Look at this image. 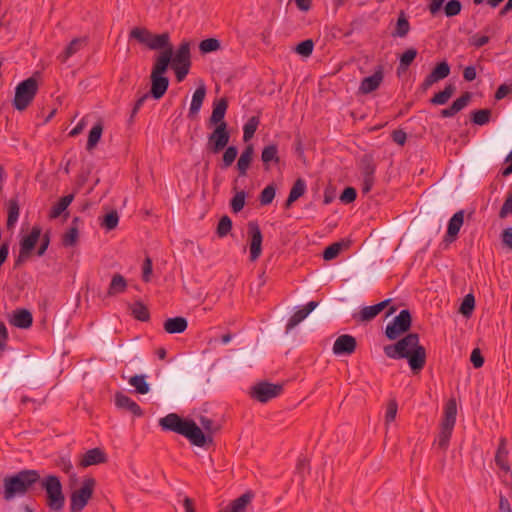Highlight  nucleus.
Instances as JSON below:
<instances>
[{
  "instance_id": "nucleus-34",
  "label": "nucleus",
  "mask_w": 512,
  "mask_h": 512,
  "mask_svg": "<svg viewBox=\"0 0 512 512\" xmlns=\"http://www.w3.org/2000/svg\"><path fill=\"white\" fill-rule=\"evenodd\" d=\"M73 200L74 194H68L60 198V200L51 207L49 217L51 219L58 218L68 208Z\"/></svg>"
},
{
  "instance_id": "nucleus-46",
  "label": "nucleus",
  "mask_w": 512,
  "mask_h": 512,
  "mask_svg": "<svg viewBox=\"0 0 512 512\" xmlns=\"http://www.w3.org/2000/svg\"><path fill=\"white\" fill-rule=\"evenodd\" d=\"M221 48V43L216 38H207L200 42L199 50L203 54L211 53L217 51Z\"/></svg>"
},
{
  "instance_id": "nucleus-24",
  "label": "nucleus",
  "mask_w": 512,
  "mask_h": 512,
  "mask_svg": "<svg viewBox=\"0 0 512 512\" xmlns=\"http://www.w3.org/2000/svg\"><path fill=\"white\" fill-rule=\"evenodd\" d=\"M261 160L266 171L270 169L271 164H279L280 156L278 146L276 144H269L265 146L261 153Z\"/></svg>"
},
{
  "instance_id": "nucleus-57",
  "label": "nucleus",
  "mask_w": 512,
  "mask_h": 512,
  "mask_svg": "<svg viewBox=\"0 0 512 512\" xmlns=\"http://www.w3.org/2000/svg\"><path fill=\"white\" fill-rule=\"evenodd\" d=\"M314 48V42L312 39H306L302 42H300L296 48L295 51L304 57H308L312 54Z\"/></svg>"
},
{
  "instance_id": "nucleus-52",
  "label": "nucleus",
  "mask_w": 512,
  "mask_h": 512,
  "mask_svg": "<svg viewBox=\"0 0 512 512\" xmlns=\"http://www.w3.org/2000/svg\"><path fill=\"white\" fill-rule=\"evenodd\" d=\"M475 307V298L472 294H467L460 306V313H462L464 316H470L474 310Z\"/></svg>"
},
{
  "instance_id": "nucleus-10",
  "label": "nucleus",
  "mask_w": 512,
  "mask_h": 512,
  "mask_svg": "<svg viewBox=\"0 0 512 512\" xmlns=\"http://www.w3.org/2000/svg\"><path fill=\"white\" fill-rule=\"evenodd\" d=\"M230 133L227 123L215 126L214 130L208 135L207 149L217 154L221 152L229 143Z\"/></svg>"
},
{
  "instance_id": "nucleus-18",
  "label": "nucleus",
  "mask_w": 512,
  "mask_h": 512,
  "mask_svg": "<svg viewBox=\"0 0 512 512\" xmlns=\"http://www.w3.org/2000/svg\"><path fill=\"white\" fill-rule=\"evenodd\" d=\"M107 462V455L101 448H92L88 451H86L81 460L79 465L81 467H88L92 465H98L102 463Z\"/></svg>"
},
{
  "instance_id": "nucleus-16",
  "label": "nucleus",
  "mask_w": 512,
  "mask_h": 512,
  "mask_svg": "<svg viewBox=\"0 0 512 512\" xmlns=\"http://www.w3.org/2000/svg\"><path fill=\"white\" fill-rule=\"evenodd\" d=\"M115 405L119 409L128 411L136 417H141L143 415V410L141 407L129 396L122 392H117L115 394Z\"/></svg>"
},
{
  "instance_id": "nucleus-43",
  "label": "nucleus",
  "mask_w": 512,
  "mask_h": 512,
  "mask_svg": "<svg viewBox=\"0 0 512 512\" xmlns=\"http://www.w3.org/2000/svg\"><path fill=\"white\" fill-rule=\"evenodd\" d=\"M410 30V24L403 12L400 13L395 31L392 33L393 37H405Z\"/></svg>"
},
{
  "instance_id": "nucleus-19",
  "label": "nucleus",
  "mask_w": 512,
  "mask_h": 512,
  "mask_svg": "<svg viewBox=\"0 0 512 512\" xmlns=\"http://www.w3.org/2000/svg\"><path fill=\"white\" fill-rule=\"evenodd\" d=\"M228 108V101L226 98H220L213 103L212 114L209 118V126H218L226 123L224 118Z\"/></svg>"
},
{
  "instance_id": "nucleus-36",
  "label": "nucleus",
  "mask_w": 512,
  "mask_h": 512,
  "mask_svg": "<svg viewBox=\"0 0 512 512\" xmlns=\"http://www.w3.org/2000/svg\"><path fill=\"white\" fill-rule=\"evenodd\" d=\"M455 86L453 84H448L445 86V88L436 93L431 99L430 103L433 105H444L448 102V100L453 96L455 93Z\"/></svg>"
},
{
  "instance_id": "nucleus-60",
  "label": "nucleus",
  "mask_w": 512,
  "mask_h": 512,
  "mask_svg": "<svg viewBox=\"0 0 512 512\" xmlns=\"http://www.w3.org/2000/svg\"><path fill=\"white\" fill-rule=\"evenodd\" d=\"M356 197V189L353 187H346L340 195V200L345 204H349L355 201Z\"/></svg>"
},
{
  "instance_id": "nucleus-30",
  "label": "nucleus",
  "mask_w": 512,
  "mask_h": 512,
  "mask_svg": "<svg viewBox=\"0 0 512 512\" xmlns=\"http://www.w3.org/2000/svg\"><path fill=\"white\" fill-rule=\"evenodd\" d=\"M507 456L508 450L506 448V439L501 438L495 455V463L501 470L505 472L510 471V465L508 463Z\"/></svg>"
},
{
  "instance_id": "nucleus-48",
  "label": "nucleus",
  "mask_w": 512,
  "mask_h": 512,
  "mask_svg": "<svg viewBox=\"0 0 512 512\" xmlns=\"http://www.w3.org/2000/svg\"><path fill=\"white\" fill-rule=\"evenodd\" d=\"M134 318L140 321H147L150 318L148 308L141 302H136L131 308Z\"/></svg>"
},
{
  "instance_id": "nucleus-44",
  "label": "nucleus",
  "mask_w": 512,
  "mask_h": 512,
  "mask_svg": "<svg viewBox=\"0 0 512 512\" xmlns=\"http://www.w3.org/2000/svg\"><path fill=\"white\" fill-rule=\"evenodd\" d=\"M491 118L490 109H479L471 112V121L479 126L489 123Z\"/></svg>"
},
{
  "instance_id": "nucleus-14",
  "label": "nucleus",
  "mask_w": 512,
  "mask_h": 512,
  "mask_svg": "<svg viewBox=\"0 0 512 512\" xmlns=\"http://www.w3.org/2000/svg\"><path fill=\"white\" fill-rule=\"evenodd\" d=\"M450 74V66L446 61H442L438 63L430 74L426 76L424 81L421 84V89L423 91H426L428 88H430L434 83L445 79Z\"/></svg>"
},
{
  "instance_id": "nucleus-61",
  "label": "nucleus",
  "mask_w": 512,
  "mask_h": 512,
  "mask_svg": "<svg viewBox=\"0 0 512 512\" xmlns=\"http://www.w3.org/2000/svg\"><path fill=\"white\" fill-rule=\"evenodd\" d=\"M151 97V95L147 92V93H144L142 94L136 101H135V104L132 108V111H131V115H130V119L129 121L132 122L134 117L136 116V114L138 113V111L140 110V108L143 106V104L145 103V101Z\"/></svg>"
},
{
  "instance_id": "nucleus-39",
  "label": "nucleus",
  "mask_w": 512,
  "mask_h": 512,
  "mask_svg": "<svg viewBox=\"0 0 512 512\" xmlns=\"http://www.w3.org/2000/svg\"><path fill=\"white\" fill-rule=\"evenodd\" d=\"M19 203L17 198H12L8 202V217H7V228L12 229L19 217Z\"/></svg>"
},
{
  "instance_id": "nucleus-12",
  "label": "nucleus",
  "mask_w": 512,
  "mask_h": 512,
  "mask_svg": "<svg viewBox=\"0 0 512 512\" xmlns=\"http://www.w3.org/2000/svg\"><path fill=\"white\" fill-rule=\"evenodd\" d=\"M249 237L250 260L256 261L262 253L263 236L259 224L256 221H249L247 224Z\"/></svg>"
},
{
  "instance_id": "nucleus-49",
  "label": "nucleus",
  "mask_w": 512,
  "mask_h": 512,
  "mask_svg": "<svg viewBox=\"0 0 512 512\" xmlns=\"http://www.w3.org/2000/svg\"><path fill=\"white\" fill-rule=\"evenodd\" d=\"M232 229V220L229 216L224 215L218 222L216 233L220 238H223L229 234Z\"/></svg>"
},
{
  "instance_id": "nucleus-51",
  "label": "nucleus",
  "mask_w": 512,
  "mask_h": 512,
  "mask_svg": "<svg viewBox=\"0 0 512 512\" xmlns=\"http://www.w3.org/2000/svg\"><path fill=\"white\" fill-rule=\"evenodd\" d=\"M246 192L244 190L238 191L231 199L230 206L234 213L240 212L245 205Z\"/></svg>"
},
{
  "instance_id": "nucleus-35",
  "label": "nucleus",
  "mask_w": 512,
  "mask_h": 512,
  "mask_svg": "<svg viewBox=\"0 0 512 512\" xmlns=\"http://www.w3.org/2000/svg\"><path fill=\"white\" fill-rule=\"evenodd\" d=\"M362 177L375 176L376 164L371 154H365L359 161Z\"/></svg>"
},
{
  "instance_id": "nucleus-33",
  "label": "nucleus",
  "mask_w": 512,
  "mask_h": 512,
  "mask_svg": "<svg viewBox=\"0 0 512 512\" xmlns=\"http://www.w3.org/2000/svg\"><path fill=\"white\" fill-rule=\"evenodd\" d=\"M464 222V211L460 210L456 212L448 223L447 228V236L452 237L453 239L458 235L462 225Z\"/></svg>"
},
{
  "instance_id": "nucleus-62",
  "label": "nucleus",
  "mask_w": 512,
  "mask_h": 512,
  "mask_svg": "<svg viewBox=\"0 0 512 512\" xmlns=\"http://www.w3.org/2000/svg\"><path fill=\"white\" fill-rule=\"evenodd\" d=\"M509 214H512V192L507 195V198L500 209L499 217L503 219Z\"/></svg>"
},
{
  "instance_id": "nucleus-55",
  "label": "nucleus",
  "mask_w": 512,
  "mask_h": 512,
  "mask_svg": "<svg viewBox=\"0 0 512 512\" xmlns=\"http://www.w3.org/2000/svg\"><path fill=\"white\" fill-rule=\"evenodd\" d=\"M343 244L341 242H335L327 246L323 252V258L326 261H330L336 258L341 252Z\"/></svg>"
},
{
  "instance_id": "nucleus-58",
  "label": "nucleus",
  "mask_w": 512,
  "mask_h": 512,
  "mask_svg": "<svg viewBox=\"0 0 512 512\" xmlns=\"http://www.w3.org/2000/svg\"><path fill=\"white\" fill-rule=\"evenodd\" d=\"M461 2L459 0H450L444 7V11L447 17H453L461 12Z\"/></svg>"
},
{
  "instance_id": "nucleus-31",
  "label": "nucleus",
  "mask_w": 512,
  "mask_h": 512,
  "mask_svg": "<svg viewBox=\"0 0 512 512\" xmlns=\"http://www.w3.org/2000/svg\"><path fill=\"white\" fill-rule=\"evenodd\" d=\"M127 288L126 279L119 273L112 276L111 282L107 290V296L113 297L120 293H123Z\"/></svg>"
},
{
  "instance_id": "nucleus-56",
  "label": "nucleus",
  "mask_w": 512,
  "mask_h": 512,
  "mask_svg": "<svg viewBox=\"0 0 512 512\" xmlns=\"http://www.w3.org/2000/svg\"><path fill=\"white\" fill-rule=\"evenodd\" d=\"M305 191H306V183H305V181L302 178H298L294 182V184H293V186H292V188L290 190L289 196H291V199L295 198L297 200L301 196L304 195Z\"/></svg>"
},
{
  "instance_id": "nucleus-45",
  "label": "nucleus",
  "mask_w": 512,
  "mask_h": 512,
  "mask_svg": "<svg viewBox=\"0 0 512 512\" xmlns=\"http://www.w3.org/2000/svg\"><path fill=\"white\" fill-rule=\"evenodd\" d=\"M79 238L78 226H71L62 236V244L65 247L76 245Z\"/></svg>"
},
{
  "instance_id": "nucleus-54",
  "label": "nucleus",
  "mask_w": 512,
  "mask_h": 512,
  "mask_svg": "<svg viewBox=\"0 0 512 512\" xmlns=\"http://www.w3.org/2000/svg\"><path fill=\"white\" fill-rule=\"evenodd\" d=\"M417 56V50L415 48L407 49L400 57L399 68L407 69Z\"/></svg>"
},
{
  "instance_id": "nucleus-6",
  "label": "nucleus",
  "mask_w": 512,
  "mask_h": 512,
  "mask_svg": "<svg viewBox=\"0 0 512 512\" xmlns=\"http://www.w3.org/2000/svg\"><path fill=\"white\" fill-rule=\"evenodd\" d=\"M38 81L34 76L20 82L15 88L13 106L18 111H24L34 100L38 92Z\"/></svg>"
},
{
  "instance_id": "nucleus-9",
  "label": "nucleus",
  "mask_w": 512,
  "mask_h": 512,
  "mask_svg": "<svg viewBox=\"0 0 512 512\" xmlns=\"http://www.w3.org/2000/svg\"><path fill=\"white\" fill-rule=\"evenodd\" d=\"M412 324L411 313L408 309L400 313L386 326L385 335L389 340L397 339L401 334L410 330Z\"/></svg>"
},
{
  "instance_id": "nucleus-2",
  "label": "nucleus",
  "mask_w": 512,
  "mask_h": 512,
  "mask_svg": "<svg viewBox=\"0 0 512 512\" xmlns=\"http://www.w3.org/2000/svg\"><path fill=\"white\" fill-rule=\"evenodd\" d=\"M419 335L409 333L397 343L384 347V353L391 359H407L410 369L418 374L426 364V349L420 345Z\"/></svg>"
},
{
  "instance_id": "nucleus-28",
  "label": "nucleus",
  "mask_w": 512,
  "mask_h": 512,
  "mask_svg": "<svg viewBox=\"0 0 512 512\" xmlns=\"http://www.w3.org/2000/svg\"><path fill=\"white\" fill-rule=\"evenodd\" d=\"M41 236V228L33 226L30 233L20 240V249L31 253Z\"/></svg>"
},
{
  "instance_id": "nucleus-64",
  "label": "nucleus",
  "mask_w": 512,
  "mask_h": 512,
  "mask_svg": "<svg viewBox=\"0 0 512 512\" xmlns=\"http://www.w3.org/2000/svg\"><path fill=\"white\" fill-rule=\"evenodd\" d=\"M490 38L486 35H473L469 41H470V44L476 48H480L484 45H486L488 42H489Z\"/></svg>"
},
{
  "instance_id": "nucleus-37",
  "label": "nucleus",
  "mask_w": 512,
  "mask_h": 512,
  "mask_svg": "<svg viewBox=\"0 0 512 512\" xmlns=\"http://www.w3.org/2000/svg\"><path fill=\"white\" fill-rule=\"evenodd\" d=\"M454 427L446 426L441 424L440 432L438 434L437 439L435 440V444L437 447L443 451H446L449 446V441L452 435Z\"/></svg>"
},
{
  "instance_id": "nucleus-63",
  "label": "nucleus",
  "mask_w": 512,
  "mask_h": 512,
  "mask_svg": "<svg viewBox=\"0 0 512 512\" xmlns=\"http://www.w3.org/2000/svg\"><path fill=\"white\" fill-rule=\"evenodd\" d=\"M470 361L473 364L475 368H480L484 364V357L481 354V351L479 348H475L470 356Z\"/></svg>"
},
{
  "instance_id": "nucleus-25",
  "label": "nucleus",
  "mask_w": 512,
  "mask_h": 512,
  "mask_svg": "<svg viewBox=\"0 0 512 512\" xmlns=\"http://www.w3.org/2000/svg\"><path fill=\"white\" fill-rule=\"evenodd\" d=\"M254 155V148L252 144H249L242 151L238 161H237V170L239 176L244 177L247 175V171L252 163Z\"/></svg>"
},
{
  "instance_id": "nucleus-5",
  "label": "nucleus",
  "mask_w": 512,
  "mask_h": 512,
  "mask_svg": "<svg viewBox=\"0 0 512 512\" xmlns=\"http://www.w3.org/2000/svg\"><path fill=\"white\" fill-rule=\"evenodd\" d=\"M130 38L146 45L150 50H160V52L170 51L173 55V45L170 42L168 32L162 34H153L146 28H133L129 34Z\"/></svg>"
},
{
  "instance_id": "nucleus-7",
  "label": "nucleus",
  "mask_w": 512,
  "mask_h": 512,
  "mask_svg": "<svg viewBox=\"0 0 512 512\" xmlns=\"http://www.w3.org/2000/svg\"><path fill=\"white\" fill-rule=\"evenodd\" d=\"M42 488L47 494V506L53 511H60L64 507L65 497L59 477L48 475L42 481Z\"/></svg>"
},
{
  "instance_id": "nucleus-53",
  "label": "nucleus",
  "mask_w": 512,
  "mask_h": 512,
  "mask_svg": "<svg viewBox=\"0 0 512 512\" xmlns=\"http://www.w3.org/2000/svg\"><path fill=\"white\" fill-rule=\"evenodd\" d=\"M276 189L273 185L266 186L259 196L260 204L265 206L269 205L275 198Z\"/></svg>"
},
{
  "instance_id": "nucleus-13",
  "label": "nucleus",
  "mask_w": 512,
  "mask_h": 512,
  "mask_svg": "<svg viewBox=\"0 0 512 512\" xmlns=\"http://www.w3.org/2000/svg\"><path fill=\"white\" fill-rule=\"evenodd\" d=\"M384 79V67L378 65L373 75L362 79L359 92L362 94H369L379 88Z\"/></svg>"
},
{
  "instance_id": "nucleus-40",
  "label": "nucleus",
  "mask_w": 512,
  "mask_h": 512,
  "mask_svg": "<svg viewBox=\"0 0 512 512\" xmlns=\"http://www.w3.org/2000/svg\"><path fill=\"white\" fill-rule=\"evenodd\" d=\"M172 59L191 63L190 42L182 41L175 53L173 52Z\"/></svg>"
},
{
  "instance_id": "nucleus-26",
  "label": "nucleus",
  "mask_w": 512,
  "mask_h": 512,
  "mask_svg": "<svg viewBox=\"0 0 512 512\" xmlns=\"http://www.w3.org/2000/svg\"><path fill=\"white\" fill-rule=\"evenodd\" d=\"M188 327L186 318L177 316L168 318L163 323V328L168 334H180L183 333Z\"/></svg>"
},
{
  "instance_id": "nucleus-27",
  "label": "nucleus",
  "mask_w": 512,
  "mask_h": 512,
  "mask_svg": "<svg viewBox=\"0 0 512 512\" xmlns=\"http://www.w3.org/2000/svg\"><path fill=\"white\" fill-rule=\"evenodd\" d=\"M253 495L250 492L242 494L240 497L231 501L229 505L222 508L219 512H245L247 505L251 502Z\"/></svg>"
},
{
  "instance_id": "nucleus-50",
  "label": "nucleus",
  "mask_w": 512,
  "mask_h": 512,
  "mask_svg": "<svg viewBox=\"0 0 512 512\" xmlns=\"http://www.w3.org/2000/svg\"><path fill=\"white\" fill-rule=\"evenodd\" d=\"M118 222L119 215L116 210H112L104 216L101 226L111 231L117 227Z\"/></svg>"
},
{
  "instance_id": "nucleus-47",
  "label": "nucleus",
  "mask_w": 512,
  "mask_h": 512,
  "mask_svg": "<svg viewBox=\"0 0 512 512\" xmlns=\"http://www.w3.org/2000/svg\"><path fill=\"white\" fill-rule=\"evenodd\" d=\"M225 148L226 149L222 156V165H221V167L223 169L230 167L238 155V149L236 146H228V147L226 146Z\"/></svg>"
},
{
  "instance_id": "nucleus-1",
  "label": "nucleus",
  "mask_w": 512,
  "mask_h": 512,
  "mask_svg": "<svg viewBox=\"0 0 512 512\" xmlns=\"http://www.w3.org/2000/svg\"><path fill=\"white\" fill-rule=\"evenodd\" d=\"M200 424L203 429L208 433V436L204 434L200 427L190 419H183L175 413H170L159 421L160 426L164 430L172 431L186 437L193 445L203 447L206 445L207 440L212 442L210 434H213L219 430V427L214 424V421L201 416L199 418Z\"/></svg>"
},
{
  "instance_id": "nucleus-22",
  "label": "nucleus",
  "mask_w": 512,
  "mask_h": 512,
  "mask_svg": "<svg viewBox=\"0 0 512 512\" xmlns=\"http://www.w3.org/2000/svg\"><path fill=\"white\" fill-rule=\"evenodd\" d=\"M317 306L318 302L310 301L306 304L304 308L296 311L288 320V323L286 325V332H289L294 327H296L300 322H302Z\"/></svg>"
},
{
  "instance_id": "nucleus-32",
  "label": "nucleus",
  "mask_w": 512,
  "mask_h": 512,
  "mask_svg": "<svg viewBox=\"0 0 512 512\" xmlns=\"http://www.w3.org/2000/svg\"><path fill=\"white\" fill-rule=\"evenodd\" d=\"M457 416V404L455 399H450L445 405L444 408V417L442 419L441 424L446 426L454 427L456 423Z\"/></svg>"
},
{
  "instance_id": "nucleus-42",
  "label": "nucleus",
  "mask_w": 512,
  "mask_h": 512,
  "mask_svg": "<svg viewBox=\"0 0 512 512\" xmlns=\"http://www.w3.org/2000/svg\"><path fill=\"white\" fill-rule=\"evenodd\" d=\"M129 384L133 386L137 393L146 394L149 392V384L146 382L145 375H134L129 379Z\"/></svg>"
},
{
  "instance_id": "nucleus-11",
  "label": "nucleus",
  "mask_w": 512,
  "mask_h": 512,
  "mask_svg": "<svg viewBox=\"0 0 512 512\" xmlns=\"http://www.w3.org/2000/svg\"><path fill=\"white\" fill-rule=\"evenodd\" d=\"M282 391L283 385L263 381L255 384L251 388L250 395L257 401L261 403H266L269 400L279 396L282 393Z\"/></svg>"
},
{
  "instance_id": "nucleus-59",
  "label": "nucleus",
  "mask_w": 512,
  "mask_h": 512,
  "mask_svg": "<svg viewBox=\"0 0 512 512\" xmlns=\"http://www.w3.org/2000/svg\"><path fill=\"white\" fill-rule=\"evenodd\" d=\"M398 405L396 400L392 399L387 404V410L385 415L386 423H390L395 420L397 415Z\"/></svg>"
},
{
  "instance_id": "nucleus-3",
  "label": "nucleus",
  "mask_w": 512,
  "mask_h": 512,
  "mask_svg": "<svg viewBox=\"0 0 512 512\" xmlns=\"http://www.w3.org/2000/svg\"><path fill=\"white\" fill-rule=\"evenodd\" d=\"M171 62V52H159L155 57L150 74L151 88L149 94L155 100L161 99L168 90L169 79L165 76Z\"/></svg>"
},
{
  "instance_id": "nucleus-4",
  "label": "nucleus",
  "mask_w": 512,
  "mask_h": 512,
  "mask_svg": "<svg viewBox=\"0 0 512 512\" xmlns=\"http://www.w3.org/2000/svg\"><path fill=\"white\" fill-rule=\"evenodd\" d=\"M40 480L36 470H22L13 476L4 478V499L9 501L16 495H24Z\"/></svg>"
},
{
  "instance_id": "nucleus-21",
  "label": "nucleus",
  "mask_w": 512,
  "mask_h": 512,
  "mask_svg": "<svg viewBox=\"0 0 512 512\" xmlns=\"http://www.w3.org/2000/svg\"><path fill=\"white\" fill-rule=\"evenodd\" d=\"M471 93L464 92L459 98H457L450 107L442 109L440 116L443 118H450L455 116L458 112L464 109L471 100Z\"/></svg>"
},
{
  "instance_id": "nucleus-15",
  "label": "nucleus",
  "mask_w": 512,
  "mask_h": 512,
  "mask_svg": "<svg viewBox=\"0 0 512 512\" xmlns=\"http://www.w3.org/2000/svg\"><path fill=\"white\" fill-rule=\"evenodd\" d=\"M356 347V339L351 335L343 334L335 340L332 350L335 355H351Z\"/></svg>"
},
{
  "instance_id": "nucleus-29",
  "label": "nucleus",
  "mask_w": 512,
  "mask_h": 512,
  "mask_svg": "<svg viewBox=\"0 0 512 512\" xmlns=\"http://www.w3.org/2000/svg\"><path fill=\"white\" fill-rule=\"evenodd\" d=\"M87 44L86 37L74 38L66 47L64 52L59 55L61 62H66L68 58L76 54Z\"/></svg>"
},
{
  "instance_id": "nucleus-17",
  "label": "nucleus",
  "mask_w": 512,
  "mask_h": 512,
  "mask_svg": "<svg viewBox=\"0 0 512 512\" xmlns=\"http://www.w3.org/2000/svg\"><path fill=\"white\" fill-rule=\"evenodd\" d=\"M390 301V299H386L375 305L366 306L362 308L358 314H354L353 317L358 322L371 321L389 304Z\"/></svg>"
},
{
  "instance_id": "nucleus-38",
  "label": "nucleus",
  "mask_w": 512,
  "mask_h": 512,
  "mask_svg": "<svg viewBox=\"0 0 512 512\" xmlns=\"http://www.w3.org/2000/svg\"><path fill=\"white\" fill-rule=\"evenodd\" d=\"M103 133L102 122H97L89 132L86 149L93 150L101 139Z\"/></svg>"
},
{
  "instance_id": "nucleus-23",
  "label": "nucleus",
  "mask_w": 512,
  "mask_h": 512,
  "mask_svg": "<svg viewBox=\"0 0 512 512\" xmlns=\"http://www.w3.org/2000/svg\"><path fill=\"white\" fill-rule=\"evenodd\" d=\"M33 316L27 309H17L13 312L10 324L17 328L27 329L32 326Z\"/></svg>"
},
{
  "instance_id": "nucleus-8",
  "label": "nucleus",
  "mask_w": 512,
  "mask_h": 512,
  "mask_svg": "<svg viewBox=\"0 0 512 512\" xmlns=\"http://www.w3.org/2000/svg\"><path fill=\"white\" fill-rule=\"evenodd\" d=\"M95 479L85 478L81 488L72 492L70 496V511L81 512L91 499L95 487Z\"/></svg>"
},
{
  "instance_id": "nucleus-41",
  "label": "nucleus",
  "mask_w": 512,
  "mask_h": 512,
  "mask_svg": "<svg viewBox=\"0 0 512 512\" xmlns=\"http://www.w3.org/2000/svg\"><path fill=\"white\" fill-rule=\"evenodd\" d=\"M259 118L257 116H252L248 119L243 127V140L244 142H248L253 138L258 126H259Z\"/></svg>"
},
{
  "instance_id": "nucleus-20",
  "label": "nucleus",
  "mask_w": 512,
  "mask_h": 512,
  "mask_svg": "<svg viewBox=\"0 0 512 512\" xmlns=\"http://www.w3.org/2000/svg\"><path fill=\"white\" fill-rule=\"evenodd\" d=\"M206 92H207L206 86H205L204 82L201 81L192 96V100H191V104H190V108H189V112H188L189 118H195L198 115V113L202 107V104L204 102Z\"/></svg>"
}]
</instances>
